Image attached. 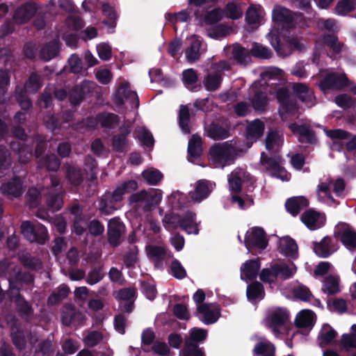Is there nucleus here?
<instances>
[{"mask_svg": "<svg viewBox=\"0 0 356 356\" xmlns=\"http://www.w3.org/2000/svg\"><path fill=\"white\" fill-rule=\"evenodd\" d=\"M103 339L104 337L100 332L92 331L83 338V341L86 346L93 347L100 343Z\"/></svg>", "mask_w": 356, "mask_h": 356, "instance_id": "obj_54", "label": "nucleus"}, {"mask_svg": "<svg viewBox=\"0 0 356 356\" xmlns=\"http://www.w3.org/2000/svg\"><path fill=\"white\" fill-rule=\"evenodd\" d=\"M264 12L255 6L250 7L246 13V21L248 24L254 26H258L263 18Z\"/></svg>", "mask_w": 356, "mask_h": 356, "instance_id": "obj_32", "label": "nucleus"}, {"mask_svg": "<svg viewBox=\"0 0 356 356\" xmlns=\"http://www.w3.org/2000/svg\"><path fill=\"white\" fill-rule=\"evenodd\" d=\"M318 44L323 43L327 46L334 53H339L343 47V44H341L337 38L334 35H327L318 40Z\"/></svg>", "mask_w": 356, "mask_h": 356, "instance_id": "obj_46", "label": "nucleus"}, {"mask_svg": "<svg viewBox=\"0 0 356 356\" xmlns=\"http://www.w3.org/2000/svg\"><path fill=\"white\" fill-rule=\"evenodd\" d=\"M201 138L193 135L188 142V151L193 157L199 156L202 152Z\"/></svg>", "mask_w": 356, "mask_h": 356, "instance_id": "obj_44", "label": "nucleus"}, {"mask_svg": "<svg viewBox=\"0 0 356 356\" xmlns=\"http://www.w3.org/2000/svg\"><path fill=\"white\" fill-rule=\"evenodd\" d=\"M221 79L218 73L209 74L205 79L204 86L208 90H216L219 88Z\"/></svg>", "mask_w": 356, "mask_h": 356, "instance_id": "obj_50", "label": "nucleus"}, {"mask_svg": "<svg viewBox=\"0 0 356 356\" xmlns=\"http://www.w3.org/2000/svg\"><path fill=\"white\" fill-rule=\"evenodd\" d=\"M289 129L293 134H299L300 136V140H310L312 139L311 131L307 126H299L296 124H291Z\"/></svg>", "mask_w": 356, "mask_h": 356, "instance_id": "obj_47", "label": "nucleus"}, {"mask_svg": "<svg viewBox=\"0 0 356 356\" xmlns=\"http://www.w3.org/2000/svg\"><path fill=\"white\" fill-rule=\"evenodd\" d=\"M143 177L146 181L152 185H156L163 177L162 174L155 169H147L143 172Z\"/></svg>", "mask_w": 356, "mask_h": 356, "instance_id": "obj_48", "label": "nucleus"}, {"mask_svg": "<svg viewBox=\"0 0 356 356\" xmlns=\"http://www.w3.org/2000/svg\"><path fill=\"white\" fill-rule=\"evenodd\" d=\"M58 51V43L54 41L44 47L40 51V56L44 60H49L57 55Z\"/></svg>", "mask_w": 356, "mask_h": 356, "instance_id": "obj_41", "label": "nucleus"}, {"mask_svg": "<svg viewBox=\"0 0 356 356\" xmlns=\"http://www.w3.org/2000/svg\"><path fill=\"white\" fill-rule=\"evenodd\" d=\"M331 184H332V179L327 178L321 180L316 188L318 200L329 206L334 203V199L331 194Z\"/></svg>", "mask_w": 356, "mask_h": 356, "instance_id": "obj_14", "label": "nucleus"}, {"mask_svg": "<svg viewBox=\"0 0 356 356\" xmlns=\"http://www.w3.org/2000/svg\"><path fill=\"white\" fill-rule=\"evenodd\" d=\"M25 90L29 92H36L40 87V79L35 75L33 74L29 78V81L25 84Z\"/></svg>", "mask_w": 356, "mask_h": 356, "instance_id": "obj_62", "label": "nucleus"}, {"mask_svg": "<svg viewBox=\"0 0 356 356\" xmlns=\"http://www.w3.org/2000/svg\"><path fill=\"white\" fill-rule=\"evenodd\" d=\"M334 234L347 248L356 247V232L349 225L344 222L339 223L335 227Z\"/></svg>", "mask_w": 356, "mask_h": 356, "instance_id": "obj_6", "label": "nucleus"}, {"mask_svg": "<svg viewBox=\"0 0 356 356\" xmlns=\"http://www.w3.org/2000/svg\"><path fill=\"white\" fill-rule=\"evenodd\" d=\"M283 143L282 137L276 131H270L266 139V147L270 151H277Z\"/></svg>", "mask_w": 356, "mask_h": 356, "instance_id": "obj_31", "label": "nucleus"}, {"mask_svg": "<svg viewBox=\"0 0 356 356\" xmlns=\"http://www.w3.org/2000/svg\"><path fill=\"white\" fill-rule=\"evenodd\" d=\"M275 270H277L278 276L283 280L291 277L297 270L296 266L293 264H275Z\"/></svg>", "mask_w": 356, "mask_h": 356, "instance_id": "obj_38", "label": "nucleus"}, {"mask_svg": "<svg viewBox=\"0 0 356 356\" xmlns=\"http://www.w3.org/2000/svg\"><path fill=\"white\" fill-rule=\"evenodd\" d=\"M36 8L33 3H26L19 8L15 15L17 23H24L29 20L35 13Z\"/></svg>", "mask_w": 356, "mask_h": 356, "instance_id": "obj_24", "label": "nucleus"}, {"mask_svg": "<svg viewBox=\"0 0 356 356\" xmlns=\"http://www.w3.org/2000/svg\"><path fill=\"white\" fill-rule=\"evenodd\" d=\"M268 38L271 45L280 56L284 57L289 55L291 53L292 48L297 49H301L302 48V44L298 39H293L289 42V44L284 47H280L278 38L275 34L270 32L268 35Z\"/></svg>", "mask_w": 356, "mask_h": 356, "instance_id": "obj_12", "label": "nucleus"}, {"mask_svg": "<svg viewBox=\"0 0 356 356\" xmlns=\"http://www.w3.org/2000/svg\"><path fill=\"white\" fill-rule=\"evenodd\" d=\"M197 316L205 324L215 323L220 316V309L216 304H202L197 305Z\"/></svg>", "mask_w": 356, "mask_h": 356, "instance_id": "obj_9", "label": "nucleus"}, {"mask_svg": "<svg viewBox=\"0 0 356 356\" xmlns=\"http://www.w3.org/2000/svg\"><path fill=\"white\" fill-rule=\"evenodd\" d=\"M170 268L172 274L177 279H183L186 275L185 269L177 260L172 261Z\"/></svg>", "mask_w": 356, "mask_h": 356, "instance_id": "obj_61", "label": "nucleus"}, {"mask_svg": "<svg viewBox=\"0 0 356 356\" xmlns=\"http://www.w3.org/2000/svg\"><path fill=\"white\" fill-rule=\"evenodd\" d=\"M280 252L284 256L296 259L298 257V245L292 238L286 236L280 240Z\"/></svg>", "mask_w": 356, "mask_h": 356, "instance_id": "obj_21", "label": "nucleus"}, {"mask_svg": "<svg viewBox=\"0 0 356 356\" xmlns=\"http://www.w3.org/2000/svg\"><path fill=\"white\" fill-rule=\"evenodd\" d=\"M135 134L136 138H137L143 145L147 147H152L153 145V137L144 127H138L136 129Z\"/></svg>", "mask_w": 356, "mask_h": 356, "instance_id": "obj_43", "label": "nucleus"}, {"mask_svg": "<svg viewBox=\"0 0 356 356\" xmlns=\"http://www.w3.org/2000/svg\"><path fill=\"white\" fill-rule=\"evenodd\" d=\"M265 325L276 337L287 333L291 325L289 312L282 307L271 309L265 319Z\"/></svg>", "mask_w": 356, "mask_h": 356, "instance_id": "obj_2", "label": "nucleus"}, {"mask_svg": "<svg viewBox=\"0 0 356 356\" xmlns=\"http://www.w3.org/2000/svg\"><path fill=\"white\" fill-rule=\"evenodd\" d=\"M243 15L242 10L235 3H228L226 7V15L232 19L240 18Z\"/></svg>", "mask_w": 356, "mask_h": 356, "instance_id": "obj_59", "label": "nucleus"}, {"mask_svg": "<svg viewBox=\"0 0 356 356\" xmlns=\"http://www.w3.org/2000/svg\"><path fill=\"white\" fill-rule=\"evenodd\" d=\"M322 290L329 295L335 294L340 291L339 277L337 275H330L325 278Z\"/></svg>", "mask_w": 356, "mask_h": 356, "instance_id": "obj_26", "label": "nucleus"}, {"mask_svg": "<svg viewBox=\"0 0 356 356\" xmlns=\"http://www.w3.org/2000/svg\"><path fill=\"white\" fill-rule=\"evenodd\" d=\"M210 137L216 140H221L228 136V130L225 128L220 127L216 124H212L208 129Z\"/></svg>", "mask_w": 356, "mask_h": 356, "instance_id": "obj_52", "label": "nucleus"}, {"mask_svg": "<svg viewBox=\"0 0 356 356\" xmlns=\"http://www.w3.org/2000/svg\"><path fill=\"white\" fill-rule=\"evenodd\" d=\"M273 18L280 22H286L287 23L294 22L299 26H302V18L300 15L296 14L291 16L290 11L284 8L276 7L273 12Z\"/></svg>", "mask_w": 356, "mask_h": 356, "instance_id": "obj_17", "label": "nucleus"}, {"mask_svg": "<svg viewBox=\"0 0 356 356\" xmlns=\"http://www.w3.org/2000/svg\"><path fill=\"white\" fill-rule=\"evenodd\" d=\"M251 53L253 56L261 58H268L271 55V52L268 48L257 43L252 45Z\"/></svg>", "mask_w": 356, "mask_h": 356, "instance_id": "obj_56", "label": "nucleus"}, {"mask_svg": "<svg viewBox=\"0 0 356 356\" xmlns=\"http://www.w3.org/2000/svg\"><path fill=\"white\" fill-rule=\"evenodd\" d=\"M145 250L148 258L154 261L163 259L166 253L163 247L156 245H147Z\"/></svg>", "mask_w": 356, "mask_h": 356, "instance_id": "obj_39", "label": "nucleus"}, {"mask_svg": "<svg viewBox=\"0 0 356 356\" xmlns=\"http://www.w3.org/2000/svg\"><path fill=\"white\" fill-rule=\"evenodd\" d=\"M277 97L280 103V114L283 120H287L290 116L294 115L298 107L293 103L285 89H280L277 92Z\"/></svg>", "mask_w": 356, "mask_h": 356, "instance_id": "obj_7", "label": "nucleus"}, {"mask_svg": "<svg viewBox=\"0 0 356 356\" xmlns=\"http://www.w3.org/2000/svg\"><path fill=\"white\" fill-rule=\"evenodd\" d=\"M260 279L265 283L272 284L276 281L279 277L275 266H273L270 268H264L259 275Z\"/></svg>", "mask_w": 356, "mask_h": 356, "instance_id": "obj_49", "label": "nucleus"}, {"mask_svg": "<svg viewBox=\"0 0 356 356\" xmlns=\"http://www.w3.org/2000/svg\"><path fill=\"white\" fill-rule=\"evenodd\" d=\"M287 211L293 216H296L301 209L307 207L308 201L303 196L289 198L286 202Z\"/></svg>", "mask_w": 356, "mask_h": 356, "instance_id": "obj_23", "label": "nucleus"}, {"mask_svg": "<svg viewBox=\"0 0 356 356\" xmlns=\"http://www.w3.org/2000/svg\"><path fill=\"white\" fill-rule=\"evenodd\" d=\"M22 232L31 242L44 243L47 239V229L41 224H32L29 221L22 224Z\"/></svg>", "mask_w": 356, "mask_h": 356, "instance_id": "obj_3", "label": "nucleus"}, {"mask_svg": "<svg viewBox=\"0 0 356 356\" xmlns=\"http://www.w3.org/2000/svg\"><path fill=\"white\" fill-rule=\"evenodd\" d=\"M339 346L347 351L356 348V324L352 325L350 334H343L341 336Z\"/></svg>", "mask_w": 356, "mask_h": 356, "instance_id": "obj_27", "label": "nucleus"}, {"mask_svg": "<svg viewBox=\"0 0 356 356\" xmlns=\"http://www.w3.org/2000/svg\"><path fill=\"white\" fill-rule=\"evenodd\" d=\"M232 56L233 58L241 64H246L250 60V56L247 51L239 46L234 47Z\"/></svg>", "mask_w": 356, "mask_h": 356, "instance_id": "obj_51", "label": "nucleus"}, {"mask_svg": "<svg viewBox=\"0 0 356 356\" xmlns=\"http://www.w3.org/2000/svg\"><path fill=\"white\" fill-rule=\"evenodd\" d=\"M189 117L188 108L186 106H181L179 114V123L180 128L185 134H188L190 132L188 127Z\"/></svg>", "mask_w": 356, "mask_h": 356, "instance_id": "obj_45", "label": "nucleus"}, {"mask_svg": "<svg viewBox=\"0 0 356 356\" xmlns=\"http://www.w3.org/2000/svg\"><path fill=\"white\" fill-rule=\"evenodd\" d=\"M314 249L318 256L327 257L337 250V245L332 243L330 238L325 237L314 245Z\"/></svg>", "mask_w": 356, "mask_h": 356, "instance_id": "obj_20", "label": "nucleus"}, {"mask_svg": "<svg viewBox=\"0 0 356 356\" xmlns=\"http://www.w3.org/2000/svg\"><path fill=\"white\" fill-rule=\"evenodd\" d=\"M356 9V0H339L335 6L336 14L341 16L346 15Z\"/></svg>", "mask_w": 356, "mask_h": 356, "instance_id": "obj_33", "label": "nucleus"}, {"mask_svg": "<svg viewBox=\"0 0 356 356\" xmlns=\"http://www.w3.org/2000/svg\"><path fill=\"white\" fill-rule=\"evenodd\" d=\"M348 83V79L344 74L337 75L335 74H329L321 81V87L323 90L326 88L341 89L346 86Z\"/></svg>", "mask_w": 356, "mask_h": 356, "instance_id": "obj_18", "label": "nucleus"}, {"mask_svg": "<svg viewBox=\"0 0 356 356\" xmlns=\"http://www.w3.org/2000/svg\"><path fill=\"white\" fill-rule=\"evenodd\" d=\"M123 232L124 225L118 219L113 218L111 220L108 226L109 243L113 245H117Z\"/></svg>", "mask_w": 356, "mask_h": 356, "instance_id": "obj_19", "label": "nucleus"}, {"mask_svg": "<svg viewBox=\"0 0 356 356\" xmlns=\"http://www.w3.org/2000/svg\"><path fill=\"white\" fill-rule=\"evenodd\" d=\"M93 83L92 82L85 81L83 82L81 88L77 91L76 90L70 95V99L72 104H79L83 99V95L90 92L92 88Z\"/></svg>", "mask_w": 356, "mask_h": 356, "instance_id": "obj_35", "label": "nucleus"}, {"mask_svg": "<svg viewBox=\"0 0 356 356\" xmlns=\"http://www.w3.org/2000/svg\"><path fill=\"white\" fill-rule=\"evenodd\" d=\"M260 263L258 260H249L241 267V277L246 281L256 277L260 268Z\"/></svg>", "mask_w": 356, "mask_h": 356, "instance_id": "obj_22", "label": "nucleus"}, {"mask_svg": "<svg viewBox=\"0 0 356 356\" xmlns=\"http://www.w3.org/2000/svg\"><path fill=\"white\" fill-rule=\"evenodd\" d=\"M245 243L248 249L264 250L268 245V240L263 229L253 227L248 230L246 233Z\"/></svg>", "mask_w": 356, "mask_h": 356, "instance_id": "obj_4", "label": "nucleus"}, {"mask_svg": "<svg viewBox=\"0 0 356 356\" xmlns=\"http://www.w3.org/2000/svg\"><path fill=\"white\" fill-rule=\"evenodd\" d=\"M254 352L262 356H274L275 347L269 341H262L254 347Z\"/></svg>", "mask_w": 356, "mask_h": 356, "instance_id": "obj_40", "label": "nucleus"}, {"mask_svg": "<svg viewBox=\"0 0 356 356\" xmlns=\"http://www.w3.org/2000/svg\"><path fill=\"white\" fill-rule=\"evenodd\" d=\"M135 134L136 138H137L143 145L147 147H152L153 145V137L144 127H138L136 129Z\"/></svg>", "mask_w": 356, "mask_h": 356, "instance_id": "obj_42", "label": "nucleus"}, {"mask_svg": "<svg viewBox=\"0 0 356 356\" xmlns=\"http://www.w3.org/2000/svg\"><path fill=\"white\" fill-rule=\"evenodd\" d=\"M229 188L233 192H239L244 185L252 183L250 175L243 169L236 168L230 174L228 178Z\"/></svg>", "mask_w": 356, "mask_h": 356, "instance_id": "obj_8", "label": "nucleus"}, {"mask_svg": "<svg viewBox=\"0 0 356 356\" xmlns=\"http://www.w3.org/2000/svg\"><path fill=\"white\" fill-rule=\"evenodd\" d=\"M336 331L329 325L325 324L322 326L318 336V341L321 347L330 344L336 337Z\"/></svg>", "mask_w": 356, "mask_h": 356, "instance_id": "obj_25", "label": "nucleus"}, {"mask_svg": "<svg viewBox=\"0 0 356 356\" xmlns=\"http://www.w3.org/2000/svg\"><path fill=\"white\" fill-rule=\"evenodd\" d=\"M182 356H204V355L196 345L191 344L188 341H186Z\"/></svg>", "mask_w": 356, "mask_h": 356, "instance_id": "obj_57", "label": "nucleus"}, {"mask_svg": "<svg viewBox=\"0 0 356 356\" xmlns=\"http://www.w3.org/2000/svg\"><path fill=\"white\" fill-rule=\"evenodd\" d=\"M70 292V289L66 285H61L56 293H53L48 299L49 304H56L57 302L66 298Z\"/></svg>", "mask_w": 356, "mask_h": 356, "instance_id": "obj_53", "label": "nucleus"}, {"mask_svg": "<svg viewBox=\"0 0 356 356\" xmlns=\"http://www.w3.org/2000/svg\"><path fill=\"white\" fill-rule=\"evenodd\" d=\"M261 163L268 170L271 171L273 176L280 179L282 181L289 179V175L286 171L281 167L282 159L276 156L274 158H268L264 152L261 155Z\"/></svg>", "mask_w": 356, "mask_h": 356, "instance_id": "obj_5", "label": "nucleus"}, {"mask_svg": "<svg viewBox=\"0 0 356 356\" xmlns=\"http://www.w3.org/2000/svg\"><path fill=\"white\" fill-rule=\"evenodd\" d=\"M97 122L102 127H111L117 122V117L111 113L102 114L98 116Z\"/></svg>", "mask_w": 356, "mask_h": 356, "instance_id": "obj_60", "label": "nucleus"}, {"mask_svg": "<svg viewBox=\"0 0 356 356\" xmlns=\"http://www.w3.org/2000/svg\"><path fill=\"white\" fill-rule=\"evenodd\" d=\"M316 316L309 309H302L299 312L295 318L296 326L307 332L311 331L316 323Z\"/></svg>", "mask_w": 356, "mask_h": 356, "instance_id": "obj_11", "label": "nucleus"}, {"mask_svg": "<svg viewBox=\"0 0 356 356\" xmlns=\"http://www.w3.org/2000/svg\"><path fill=\"white\" fill-rule=\"evenodd\" d=\"M293 92L298 98L305 104L307 107L314 104V96L313 91L303 83H293L292 86Z\"/></svg>", "mask_w": 356, "mask_h": 356, "instance_id": "obj_16", "label": "nucleus"}, {"mask_svg": "<svg viewBox=\"0 0 356 356\" xmlns=\"http://www.w3.org/2000/svg\"><path fill=\"white\" fill-rule=\"evenodd\" d=\"M1 190L4 193L13 197H17L20 195L22 192L21 180L15 179L13 182L3 184L1 186Z\"/></svg>", "mask_w": 356, "mask_h": 356, "instance_id": "obj_36", "label": "nucleus"}, {"mask_svg": "<svg viewBox=\"0 0 356 356\" xmlns=\"http://www.w3.org/2000/svg\"><path fill=\"white\" fill-rule=\"evenodd\" d=\"M324 131L326 136L333 140L334 144H339L340 146H343L345 141L350 139V134L340 129Z\"/></svg>", "mask_w": 356, "mask_h": 356, "instance_id": "obj_29", "label": "nucleus"}, {"mask_svg": "<svg viewBox=\"0 0 356 356\" xmlns=\"http://www.w3.org/2000/svg\"><path fill=\"white\" fill-rule=\"evenodd\" d=\"M115 101L118 104H124L126 101H129L133 105L138 106V99L137 94L129 89V83L124 82L118 88L115 93Z\"/></svg>", "mask_w": 356, "mask_h": 356, "instance_id": "obj_15", "label": "nucleus"}, {"mask_svg": "<svg viewBox=\"0 0 356 356\" xmlns=\"http://www.w3.org/2000/svg\"><path fill=\"white\" fill-rule=\"evenodd\" d=\"M264 289L259 282H254L249 285L247 289V296L250 300L261 299L264 297Z\"/></svg>", "mask_w": 356, "mask_h": 356, "instance_id": "obj_37", "label": "nucleus"}, {"mask_svg": "<svg viewBox=\"0 0 356 356\" xmlns=\"http://www.w3.org/2000/svg\"><path fill=\"white\" fill-rule=\"evenodd\" d=\"M47 202L48 207L52 211L60 209L63 204V200L59 194L50 193Z\"/></svg>", "mask_w": 356, "mask_h": 356, "instance_id": "obj_58", "label": "nucleus"}, {"mask_svg": "<svg viewBox=\"0 0 356 356\" xmlns=\"http://www.w3.org/2000/svg\"><path fill=\"white\" fill-rule=\"evenodd\" d=\"M190 337L186 341H188L191 344H193L192 342H199L206 339L207 332L205 330L200 328H193L189 332Z\"/></svg>", "mask_w": 356, "mask_h": 356, "instance_id": "obj_55", "label": "nucleus"}, {"mask_svg": "<svg viewBox=\"0 0 356 356\" xmlns=\"http://www.w3.org/2000/svg\"><path fill=\"white\" fill-rule=\"evenodd\" d=\"M224 16L222 10L213 9L209 11L205 16V22L208 24H213L220 21Z\"/></svg>", "mask_w": 356, "mask_h": 356, "instance_id": "obj_63", "label": "nucleus"}, {"mask_svg": "<svg viewBox=\"0 0 356 356\" xmlns=\"http://www.w3.org/2000/svg\"><path fill=\"white\" fill-rule=\"evenodd\" d=\"M215 184L209 181L200 180L196 183L194 191L190 192V197L193 201L200 202L209 196Z\"/></svg>", "mask_w": 356, "mask_h": 356, "instance_id": "obj_13", "label": "nucleus"}, {"mask_svg": "<svg viewBox=\"0 0 356 356\" xmlns=\"http://www.w3.org/2000/svg\"><path fill=\"white\" fill-rule=\"evenodd\" d=\"M138 184L135 181H129L119 186L113 192V198L115 201H120L124 195L136 190Z\"/></svg>", "mask_w": 356, "mask_h": 356, "instance_id": "obj_28", "label": "nucleus"}, {"mask_svg": "<svg viewBox=\"0 0 356 356\" xmlns=\"http://www.w3.org/2000/svg\"><path fill=\"white\" fill-rule=\"evenodd\" d=\"M180 226L189 234L198 233L197 225L194 220V215L191 213H187L181 220Z\"/></svg>", "mask_w": 356, "mask_h": 356, "instance_id": "obj_34", "label": "nucleus"}, {"mask_svg": "<svg viewBox=\"0 0 356 356\" xmlns=\"http://www.w3.org/2000/svg\"><path fill=\"white\" fill-rule=\"evenodd\" d=\"M95 76L97 79L102 84L108 83L113 78L111 72L107 69H99L97 70Z\"/></svg>", "mask_w": 356, "mask_h": 356, "instance_id": "obj_64", "label": "nucleus"}, {"mask_svg": "<svg viewBox=\"0 0 356 356\" xmlns=\"http://www.w3.org/2000/svg\"><path fill=\"white\" fill-rule=\"evenodd\" d=\"M264 129L265 125L262 121L253 120L246 127V138L251 141L250 143L244 145L240 142H234V143H226L213 146L210 150V155L215 166L223 168L225 165L230 164L239 153L249 149L252 143L263 135Z\"/></svg>", "mask_w": 356, "mask_h": 356, "instance_id": "obj_1", "label": "nucleus"}, {"mask_svg": "<svg viewBox=\"0 0 356 356\" xmlns=\"http://www.w3.org/2000/svg\"><path fill=\"white\" fill-rule=\"evenodd\" d=\"M190 40L191 45L186 51V56L188 61L194 62L200 57V47L201 42L199 38L195 35L191 36Z\"/></svg>", "mask_w": 356, "mask_h": 356, "instance_id": "obj_30", "label": "nucleus"}, {"mask_svg": "<svg viewBox=\"0 0 356 356\" xmlns=\"http://www.w3.org/2000/svg\"><path fill=\"white\" fill-rule=\"evenodd\" d=\"M326 218L324 213L310 209L304 212L301 216V221L311 230H315L323 227Z\"/></svg>", "mask_w": 356, "mask_h": 356, "instance_id": "obj_10", "label": "nucleus"}]
</instances>
